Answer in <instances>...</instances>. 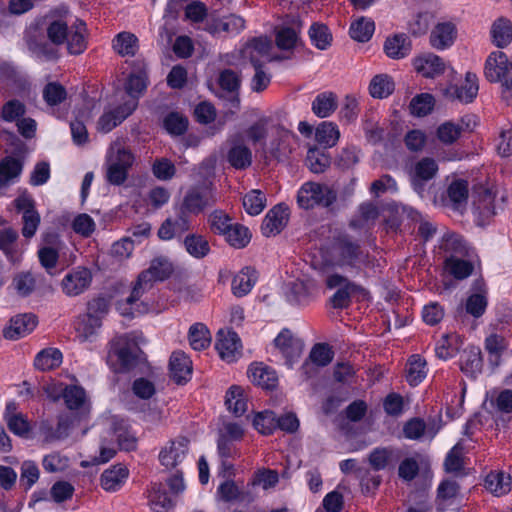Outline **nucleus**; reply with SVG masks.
Masks as SVG:
<instances>
[{"label": "nucleus", "instance_id": "obj_1", "mask_svg": "<svg viewBox=\"0 0 512 512\" xmlns=\"http://www.w3.org/2000/svg\"><path fill=\"white\" fill-rule=\"evenodd\" d=\"M173 270V264L167 257L158 256L152 259L149 267L138 275L130 296L124 303L118 304L120 313L124 316H133L135 312H141L137 302L153 288L155 282L169 278Z\"/></svg>", "mask_w": 512, "mask_h": 512}, {"label": "nucleus", "instance_id": "obj_2", "mask_svg": "<svg viewBox=\"0 0 512 512\" xmlns=\"http://www.w3.org/2000/svg\"><path fill=\"white\" fill-rule=\"evenodd\" d=\"M46 34L52 46L66 44L70 54L79 55L87 48V27L81 19H76L70 28L63 20H53L48 23Z\"/></svg>", "mask_w": 512, "mask_h": 512}, {"label": "nucleus", "instance_id": "obj_3", "mask_svg": "<svg viewBox=\"0 0 512 512\" xmlns=\"http://www.w3.org/2000/svg\"><path fill=\"white\" fill-rule=\"evenodd\" d=\"M141 353L134 338L128 335L117 336L109 344L107 363L116 372H127L137 365Z\"/></svg>", "mask_w": 512, "mask_h": 512}, {"label": "nucleus", "instance_id": "obj_4", "mask_svg": "<svg viewBox=\"0 0 512 512\" xmlns=\"http://www.w3.org/2000/svg\"><path fill=\"white\" fill-rule=\"evenodd\" d=\"M334 264L340 268L358 272L362 266L369 264V255L348 235L335 238L332 245Z\"/></svg>", "mask_w": 512, "mask_h": 512}, {"label": "nucleus", "instance_id": "obj_5", "mask_svg": "<svg viewBox=\"0 0 512 512\" xmlns=\"http://www.w3.org/2000/svg\"><path fill=\"white\" fill-rule=\"evenodd\" d=\"M135 157L131 150L120 141L113 142L106 155V179L116 186L122 185L128 178V172Z\"/></svg>", "mask_w": 512, "mask_h": 512}, {"label": "nucleus", "instance_id": "obj_6", "mask_svg": "<svg viewBox=\"0 0 512 512\" xmlns=\"http://www.w3.org/2000/svg\"><path fill=\"white\" fill-rule=\"evenodd\" d=\"M48 397L52 401L63 398L66 407L70 411H77L80 414L89 412V403L85 390L78 385L53 384L46 389Z\"/></svg>", "mask_w": 512, "mask_h": 512}, {"label": "nucleus", "instance_id": "obj_7", "mask_svg": "<svg viewBox=\"0 0 512 512\" xmlns=\"http://www.w3.org/2000/svg\"><path fill=\"white\" fill-rule=\"evenodd\" d=\"M336 201L335 192L327 185L317 182L304 183L297 193V203L303 209H312L315 206L329 207Z\"/></svg>", "mask_w": 512, "mask_h": 512}, {"label": "nucleus", "instance_id": "obj_8", "mask_svg": "<svg viewBox=\"0 0 512 512\" xmlns=\"http://www.w3.org/2000/svg\"><path fill=\"white\" fill-rule=\"evenodd\" d=\"M485 77L490 82H500L505 90L512 89V58L502 51L492 52L485 63Z\"/></svg>", "mask_w": 512, "mask_h": 512}, {"label": "nucleus", "instance_id": "obj_9", "mask_svg": "<svg viewBox=\"0 0 512 512\" xmlns=\"http://www.w3.org/2000/svg\"><path fill=\"white\" fill-rule=\"evenodd\" d=\"M274 346L285 359V363L292 368L302 355L304 343L289 329L285 328L274 339Z\"/></svg>", "mask_w": 512, "mask_h": 512}, {"label": "nucleus", "instance_id": "obj_10", "mask_svg": "<svg viewBox=\"0 0 512 512\" xmlns=\"http://www.w3.org/2000/svg\"><path fill=\"white\" fill-rule=\"evenodd\" d=\"M91 282V271L86 267L78 266L66 273L61 281V288L66 296L75 297L84 293Z\"/></svg>", "mask_w": 512, "mask_h": 512}, {"label": "nucleus", "instance_id": "obj_11", "mask_svg": "<svg viewBox=\"0 0 512 512\" xmlns=\"http://www.w3.org/2000/svg\"><path fill=\"white\" fill-rule=\"evenodd\" d=\"M245 28V20L237 15L231 14L219 18L213 14L209 15L204 23V30L212 36H221L222 34H238Z\"/></svg>", "mask_w": 512, "mask_h": 512}, {"label": "nucleus", "instance_id": "obj_12", "mask_svg": "<svg viewBox=\"0 0 512 512\" xmlns=\"http://www.w3.org/2000/svg\"><path fill=\"white\" fill-rule=\"evenodd\" d=\"M216 202L213 190L208 186L191 188L183 199L181 208L191 214H199Z\"/></svg>", "mask_w": 512, "mask_h": 512}, {"label": "nucleus", "instance_id": "obj_13", "mask_svg": "<svg viewBox=\"0 0 512 512\" xmlns=\"http://www.w3.org/2000/svg\"><path fill=\"white\" fill-rule=\"evenodd\" d=\"M189 450V440L178 437L169 441L159 452L158 459L162 466L172 469L183 462Z\"/></svg>", "mask_w": 512, "mask_h": 512}, {"label": "nucleus", "instance_id": "obj_14", "mask_svg": "<svg viewBox=\"0 0 512 512\" xmlns=\"http://www.w3.org/2000/svg\"><path fill=\"white\" fill-rule=\"evenodd\" d=\"M14 205L18 212L23 213V236L31 238L35 235L40 224V215L35 210L33 199L28 195H21L14 200Z\"/></svg>", "mask_w": 512, "mask_h": 512}, {"label": "nucleus", "instance_id": "obj_15", "mask_svg": "<svg viewBox=\"0 0 512 512\" xmlns=\"http://www.w3.org/2000/svg\"><path fill=\"white\" fill-rule=\"evenodd\" d=\"M241 341L238 334L231 330H219L215 348L220 357L227 362H234L241 355Z\"/></svg>", "mask_w": 512, "mask_h": 512}, {"label": "nucleus", "instance_id": "obj_16", "mask_svg": "<svg viewBox=\"0 0 512 512\" xmlns=\"http://www.w3.org/2000/svg\"><path fill=\"white\" fill-rule=\"evenodd\" d=\"M136 107L135 100H128L114 110L105 112L98 120L97 129L103 133L110 132L132 114Z\"/></svg>", "mask_w": 512, "mask_h": 512}, {"label": "nucleus", "instance_id": "obj_17", "mask_svg": "<svg viewBox=\"0 0 512 512\" xmlns=\"http://www.w3.org/2000/svg\"><path fill=\"white\" fill-rule=\"evenodd\" d=\"M28 49L38 58L53 60L57 58L56 49L45 40L37 27H30L24 36Z\"/></svg>", "mask_w": 512, "mask_h": 512}, {"label": "nucleus", "instance_id": "obj_18", "mask_svg": "<svg viewBox=\"0 0 512 512\" xmlns=\"http://www.w3.org/2000/svg\"><path fill=\"white\" fill-rule=\"evenodd\" d=\"M289 218L288 208L282 204L274 206L265 215L261 231L266 237L279 234L287 225Z\"/></svg>", "mask_w": 512, "mask_h": 512}, {"label": "nucleus", "instance_id": "obj_19", "mask_svg": "<svg viewBox=\"0 0 512 512\" xmlns=\"http://www.w3.org/2000/svg\"><path fill=\"white\" fill-rule=\"evenodd\" d=\"M181 207L177 211L174 218H167L158 230V236L162 240H171L176 236H180L190 229V219Z\"/></svg>", "mask_w": 512, "mask_h": 512}, {"label": "nucleus", "instance_id": "obj_20", "mask_svg": "<svg viewBox=\"0 0 512 512\" xmlns=\"http://www.w3.org/2000/svg\"><path fill=\"white\" fill-rule=\"evenodd\" d=\"M272 48V42L267 37H257L249 41L242 50L243 57L249 59L251 64L262 65V59L280 60V57H269V52Z\"/></svg>", "mask_w": 512, "mask_h": 512}, {"label": "nucleus", "instance_id": "obj_21", "mask_svg": "<svg viewBox=\"0 0 512 512\" xmlns=\"http://www.w3.org/2000/svg\"><path fill=\"white\" fill-rule=\"evenodd\" d=\"M110 438L116 441L123 450L130 451L136 448V437L132 434L124 420L113 417L109 421V427L106 431Z\"/></svg>", "mask_w": 512, "mask_h": 512}, {"label": "nucleus", "instance_id": "obj_22", "mask_svg": "<svg viewBox=\"0 0 512 512\" xmlns=\"http://www.w3.org/2000/svg\"><path fill=\"white\" fill-rule=\"evenodd\" d=\"M228 163L237 170H244L252 163V151L241 140L228 142L226 153Z\"/></svg>", "mask_w": 512, "mask_h": 512}, {"label": "nucleus", "instance_id": "obj_23", "mask_svg": "<svg viewBox=\"0 0 512 512\" xmlns=\"http://www.w3.org/2000/svg\"><path fill=\"white\" fill-rule=\"evenodd\" d=\"M37 326V318L33 314L17 315L10 320V324L4 329V337L17 340L31 333Z\"/></svg>", "mask_w": 512, "mask_h": 512}, {"label": "nucleus", "instance_id": "obj_24", "mask_svg": "<svg viewBox=\"0 0 512 512\" xmlns=\"http://www.w3.org/2000/svg\"><path fill=\"white\" fill-rule=\"evenodd\" d=\"M415 70L426 78H434L444 73L443 59L433 53H424L414 59Z\"/></svg>", "mask_w": 512, "mask_h": 512}, {"label": "nucleus", "instance_id": "obj_25", "mask_svg": "<svg viewBox=\"0 0 512 512\" xmlns=\"http://www.w3.org/2000/svg\"><path fill=\"white\" fill-rule=\"evenodd\" d=\"M457 36L456 26L452 22L438 23L430 33V45L437 50H444L453 45Z\"/></svg>", "mask_w": 512, "mask_h": 512}, {"label": "nucleus", "instance_id": "obj_26", "mask_svg": "<svg viewBox=\"0 0 512 512\" xmlns=\"http://www.w3.org/2000/svg\"><path fill=\"white\" fill-rule=\"evenodd\" d=\"M468 200V182L457 179L450 183L446 191L445 205L451 209L462 212Z\"/></svg>", "mask_w": 512, "mask_h": 512}, {"label": "nucleus", "instance_id": "obj_27", "mask_svg": "<svg viewBox=\"0 0 512 512\" xmlns=\"http://www.w3.org/2000/svg\"><path fill=\"white\" fill-rule=\"evenodd\" d=\"M169 369L172 379L181 384L189 380L192 373V362L184 352L175 351L170 357Z\"/></svg>", "mask_w": 512, "mask_h": 512}, {"label": "nucleus", "instance_id": "obj_28", "mask_svg": "<svg viewBox=\"0 0 512 512\" xmlns=\"http://www.w3.org/2000/svg\"><path fill=\"white\" fill-rule=\"evenodd\" d=\"M252 383L264 389H273L277 386L278 377L274 369L263 364L251 365L248 370Z\"/></svg>", "mask_w": 512, "mask_h": 512}, {"label": "nucleus", "instance_id": "obj_29", "mask_svg": "<svg viewBox=\"0 0 512 512\" xmlns=\"http://www.w3.org/2000/svg\"><path fill=\"white\" fill-rule=\"evenodd\" d=\"M438 171V165L432 158L425 157L418 161L413 170L412 184L415 190L422 189V183L431 180Z\"/></svg>", "mask_w": 512, "mask_h": 512}, {"label": "nucleus", "instance_id": "obj_30", "mask_svg": "<svg viewBox=\"0 0 512 512\" xmlns=\"http://www.w3.org/2000/svg\"><path fill=\"white\" fill-rule=\"evenodd\" d=\"M478 90V78L476 74L467 72L464 83L461 86L451 87L449 91L451 95L460 102L470 103L477 96Z\"/></svg>", "mask_w": 512, "mask_h": 512}, {"label": "nucleus", "instance_id": "obj_31", "mask_svg": "<svg viewBox=\"0 0 512 512\" xmlns=\"http://www.w3.org/2000/svg\"><path fill=\"white\" fill-rule=\"evenodd\" d=\"M127 477L128 469L122 465H115L102 473L101 486L109 492L117 491L125 483Z\"/></svg>", "mask_w": 512, "mask_h": 512}, {"label": "nucleus", "instance_id": "obj_32", "mask_svg": "<svg viewBox=\"0 0 512 512\" xmlns=\"http://www.w3.org/2000/svg\"><path fill=\"white\" fill-rule=\"evenodd\" d=\"M257 281V273L253 268L245 267L234 276L231 284L233 294L242 297L248 294Z\"/></svg>", "mask_w": 512, "mask_h": 512}, {"label": "nucleus", "instance_id": "obj_33", "mask_svg": "<svg viewBox=\"0 0 512 512\" xmlns=\"http://www.w3.org/2000/svg\"><path fill=\"white\" fill-rule=\"evenodd\" d=\"M365 296L366 290L354 282H347L340 287L332 296L331 302L334 308L343 309L349 306L352 296Z\"/></svg>", "mask_w": 512, "mask_h": 512}, {"label": "nucleus", "instance_id": "obj_34", "mask_svg": "<svg viewBox=\"0 0 512 512\" xmlns=\"http://www.w3.org/2000/svg\"><path fill=\"white\" fill-rule=\"evenodd\" d=\"M384 51L389 58L402 59L410 54L411 43L406 35H395L386 39Z\"/></svg>", "mask_w": 512, "mask_h": 512}, {"label": "nucleus", "instance_id": "obj_35", "mask_svg": "<svg viewBox=\"0 0 512 512\" xmlns=\"http://www.w3.org/2000/svg\"><path fill=\"white\" fill-rule=\"evenodd\" d=\"M368 459L373 469L379 471L395 465L399 460V452L393 448H376Z\"/></svg>", "mask_w": 512, "mask_h": 512}, {"label": "nucleus", "instance_id": "obj_36", "mask_svg": "<svg viewBox=\"0 0 512 512\" xmlns=\"http://www.w3.org/2000/svg\"><path fill=\"white\" fill-rule=\"evenodd\" d=\"M494 198L492 194L485 191L479 198L478 202L474 205V217L478 226H485L489 220L494 216Z\"/></svg>", "mask_w": 512, "mask_h": 512}, {"label": "nucleus", "instance_id": "obj_37", "mask_svg": "<svg viewBox=\"0 0 512 512\" xmlns=\"http://www.w3.org/2000/svg\"><path fill=\"white\" fill-rule=\"evenodd\" d=\"M462 345L460 335L456 333L443 334L435 347L436 355L441 359H448L456 355Z\"/></svg>", "mask_w": 512, "mask_h": 512}, {"label": "nucleus", "instance_id": "obj_38", "mask_svg": "<svg viewBox=\"0 0 512 512\" xmlns=\"http://www.w3.org/2000/svg\"><path fill=\"white\" fill-rule=\"evenodd\" d=\"M427 376L426 361L420 355H412L406 365V380L411 386H417Z\"/></svg>", "mask_w": 512, "mask_h": 512}, {"label": "nucleus", "instance_id": "obj_39", "mask_svg": "<svg viewBox=\"0 0 512 512\" xmlns=\"http://www.w3.org/2000/svg\"><path fill=\"white\" fill-rule=\"evenodd\" d=\"M102 321L97 316L84 314L78 318L75 324L76 336L81 342L89 341L101 327Z\"/></svg>", "mask_w": 512, "mask_h": 512}, {"label": "nucleus", "instance_id": "obj_40", "mask_svg": "<svg viewBox=\"0 0 512 512\" xmlns=\"http://www.w3.org/2000/svg\"><path fill=\"white\" fill-rule=\"evenodd\" d=\"M187 253L196 258L203 259L210 253V245L206 237L199 234H188L184 241Z\"/></svg>", "mask_w": 512, "mask_h": 512}, {"label": "nucleus", "instance_id": "obj_41", "mask_svg": "<svg viewBox=\"0 0 512 512\" xmlns=\"http://www.w3.org/2000/svg\"><path fill=\"white\" fill-rule=\"evenodd\" d=\"M494 44L499 48L508 46L512 41V24L506 18L497 19L491 28Z\"/></svg>", "mask_w": 512, "mask_h": 512}, {"label": "nucleus", "instance_id": "obj_42", "mask_svg": "<svg viewBox=\"0 0 512 512\" xmlns=\"http://www.w3.org/2000/svg\"><path fill=\"white\" fill-rule=\"evenodd\" d=\"M337 108V97L332 92L318 94L312 102V111L321 118L330 116Z\"/></svg>", "mask_w": 512, "mask_h": 512}, {"label": "nucleus", "instance_id": "obj_43", "mask_svg": "<svg viewBox=\"0 0 512 512\" xmlns=\"http://www.w3.org/2000/svg\"><path fill=\"white\" fill-rule=\"evenodd\" d=\"M511 484V477L504 472H491L485 478V487L495 496L507 494Z\"/></svg>", "mask_w": 512, "mask_h": 512}, {"label": "nucleus", "instance_id": "obj_44", "mask_svg": "<svg viewBox=\"0 0 512 512\" xmlns=\"http://www.w3.org/2000/svg\"><path fill=\"white\" fill-rule=\"evenodd\" d=\"M62 358V353L57 348L43 349L36 355L34 366L42 371L52 370L61 365Z\"/></svg>", "mask_w": 512, "mask_h": 512}, {"label": "nucleus", "instance_id": "obj_45", "mask_svg": "<svg viewBox=\"0 0 512 512\" xmlns=\"http://www.w3.org/2000/svg\"><path fill=\"white\" fill-rule=\"evenodd\" d=\"M460 369L463 373L472 377L480 373L482 369L481 351L475 347L465 350L461 356Z\"/></svg>", "mask_w": 512, "mask_h": 512}, {"label": "nucleus", "instance_id": "obj_46", "mask_svg": "<svg viewBox=\"0 0 512 512\" xmlns=\"http://www.w3.org/2000/svg\"><path fill=\"white\" fill-rule=\"evenodd\" d=\"M484 346L489 354V362L498 366L503 352L508 347V341L503 336L494 333L485 339Z\"/></svg>", "mask_w": 512, "mask_h": 512}, {"label": "nucleus", "instance_id": "obj_47", "mask_svg": "<svg viewBox=\"0 0 512 512\" xmlns=\"http://www.w3.org/2000/svg\"><path fill=\"white\" fill-rule=\"evenodd\" d=\"M22 162L11 156H7L0 162V185H7L18 178L22 172Z\"/></svg>", "mask_w": 512, "mask_h": 512}, {"label": "nucleus", "instance_id": "obj_48", "mask_svg": "<svg viewBox=\"0 0 512 512\" xmlns=\"http://www.w3.org/2000/svg\"><path fill=\"white\" fill-rule=\"evenodd\" d=\"M113 49L123 57L134 56L138 50V39L132 33L121 32L113 40Z\"/></svg>", "mask_w": 512, "mask_h": 512}, {"label": "nucleus", "instance_id": "obj_49", "mask_svg": "<svg viewBox=\"0 0 512 512\" xmlns=\"http://www.w3.org/2000/svg\"><path fill=\"white\" fill-rule=\"evenodd\" d=\"M188 338L191 347L196 351L206 349L211 343L210 332L202 323H195L190 327Z\"/></svg>", "mask_w": 512, "mask_h": 512}, {"label": "nucleus", "instance_id": "obj_50", "mask_svg": "<svg viewBox=\"0 0 512 512\" xmlns=\"http://www.w3.org/2000/svg\"><path fill=\"white\" fill-rule=\"evenodd\" d=\"M150 505L154 512H168L174 506V502L162 484H154L150 493Z\"/></svg>", "mask_w": 512, "mask_h": 512}, {"label": "nucleus", "instance_id": "obj_51", "mask_svg": "<svg viewBox=\"0 0 512 512\" xmlns=\"http://www.w3.org/2000/svg\"><path fill=\"white\" fill-rule=\"evenodd\" d=\"M375 30L374 22L366 17H360L351 23L350 36L358 42H367L372 37Z\"/></svg>", "mask_w": 512, "mask_h": 512}, {"label": "nucleus", "instance_id": "obj_52", "mask_svg": "<svg viewBox=\"0 0 512 512\" xmlns=\"http://www.w3.org/2000/svg\"><path fill=\"white\" fill-rule=\"evenodd\" d=\"M225 404L227 409L235 416H241L247 410V402L243 395V390L239 386H232L226 393Z\"/></svg>", "mask_w": 512, "mask_h": 512}, {"label": "nucleus", "instance_id": "obj_53", "mask_svg": "<svg viewBox=\"0 0 512 512\" xmlns=\"http://www.w3.org/2000/svg\"><path fill=\"white\" fill-rule=\"evenodd\" d=\"M295 27H283L276 34V45L281 50H291L298 42V34L301 28V22L297 20Z\"/></svg>", "mask_w": 512, "mask_h": 512}, {"label": "nucleus", "instance_id": "obj_54", "mask_svg": "<svg viewBox=\"0 0 512 512\" xmlns=\"http://www.w3.org/2000/svg\"><path fill=\"white\" fill-rule=\"evenodd\" d=\"M339 137L338 127L332 122H322L315 131V140L324 147L334 146Z\"/></svg>", "mask_w": 512, "mask_h": 512}, {"label": "nucleus", "instance_id": "obj_55", "mask_svg": "<svg viewBox=\"0 0 512 512\" xmlns=\"http://www.w3.org/2000/svg\"><path fill=\"white\" fill-rule=\"evenodd\" d=\"M224 237L232 247L241 249L249 244L251 233L247 227L235 223L228 229Z\"/></svg>", "mask_w": 512, "mask_h": 512}, {"label": "nucleus", "instance_id": "obj_56", "mask_svg": "<svg viewBox=\"0 0 512 512\" xmlns=\"http://www.w3.org/2000/svg\"><path fill=\"white\" fill-rule=\"evenodd\" d=\"M394 91V83L388 75H376L370 82L369 92L373 98L383 99Z\"/></svg>", "mask_w": 512, "mask_h": 512}, {"label": "nucleus", "instance_id": "obj_57", "mask_svg": "<svg viewBox=\"0 0 512 512\" xmlns=\"http://www.w3.org/2000/svg\"><path fill=\"white\" fill-rule=\"evenodd\" d=\"M445 268L454 278L463 280L472 274L474 266L467 260L451 256L446 259Z\"/></svg>", "mask_w": 512, "mask_h": 512}, {"label": "nucleus", "instance_id": "obj_58", "mask_svg": "<svg viewBox=\"0 0 512 512\" xmlns=\"http://www.w3.org/2000/svg\"><path fill=\"white\" fill-rule=\"evenodd\" d=\"M308 34L312 44L320 50H326L331 45L332 35L328 27L324 24H312Z\"/></svg>", "mask_w": 512, "mask_h": 512}, {"label": "nucleus", "instance_id": "obj_59", "mask_svg": "<svg viewBox=\"0 0 512 512\" xmlns=\"http://www.w3.org/2000/svg\"><path fill=\"white\" fill-rule=\"evenodd\" d=\"M243 206L249 215H259L266 207V196L261 190H251L244 196Z\"/></svg>", "mask_w": 512, "mask_h": 512}, {"label": "nucleus", "instance_id": "obj_60", "mask_svg": "<svg viewBox=\"0 0 512 512\" xmlns=\"http://www.w3.org/2000/svg\"><path fill=\"white\" fill-rule=\"evenodd\" d=\"M434 97L429 93H421L412 98L409 109L412 115L424 117L428 115L434 107Z\"/></svg>", "mask_w": 512, "mask_h": 512}, {"label": "nucleus", "instance_id": "obj_61", "mask_svg": "<svg viewBox=\"0 0 512 512\" xmlns=\"http://www.w3.org/2000/svg\"><path fill=\"white\" fill-rule=\"evenodd\" d=\"M253 425L261 434L270 435L277 429V416L270 410L259 412L254 417Z\"/></svg>", "mask_w": 512, "mask_h": 512}, {"label": "nucleus", "instance_id": "obj_62", "mask_svg": "<svg viewBox=\"0 0 512 512\" xmlns=\"http://www.w3.org/2000/svg\"><path fill=\"white\" fill-rule=\"evenodd\" d=\"M306 165L313 173H322L330 165V158L317 148H310L306 156Z\"/></svg>", "mask_w": 512, "mask_h": 512}, {"label": "nucleus", "instance_id": "obj_63", "mask_svg": "<svg viewBox=\"0 0 512 512\" xmlns=\"http://www.w3.org/2000/svg\"><path fill=\"white\" fill-rule=\"evenodd\" d=\"M147 83L148 79L145 72L141 71L137 74H131L125 85V90L131 97L130 100L137 102L138 97L146 90Z\"/></svg>", "mask_w": 512, "mask_h": 512}, {"label": "nucleus", "instance_id": "obj_64", "mask_svg": "<svg viewBox=\"0 0 512 512\" xmlns=\"http://www.w3.org/2000/svg\"><path fill=\"white\" fill-rule=\"evenodd\" d=\"M488 300L484 292H477L471 294L465 304V309L468 314L474 318L481 317L487 308Z\"/></svg>", "mask_w": 512, "mask_h": 512}]
</instances>
